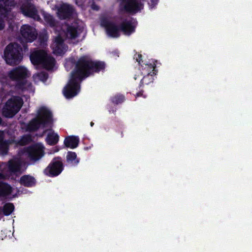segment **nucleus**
Segmentation results:
<instances>
[{
    "instance_id": "obj_1",
    "label": "nucleus",
    "mask_w": 252,
    "mask_h": 252,
    "mask_svg": "<svg viewBox=\"0 0 252 252\" xmlns=\"http://www.w3.org/2000/svg\"><path fill=\"white\" fill-rule=\"evenodd\" d=\"M102 62H92L87 58L81 59L72 72L69 81L64 88L63 93L65 97L70 98L76 95L80 91L81 80L94 72L99 71L104 68Z\"/></svg>"
},
{
    "instance_id": "obj_2",
    "label": "nucleus",
    "mask_w": 252,
    "mask_h": 252,
    "mask_svg": "<svg viewBox=\"0 0 252 252\" xmlns=\"http://www.w3.org/2000/svg\"><path fill=\"white\" fill-rule=\"evenodd\" d=\"M83 27L79 23L75 22L63 25L60 30H57V36L52 45V48L55 54L62 55L65 50L63 43L64 40L75 39L82 32Z\"/></svg>"
},
{
    "instance_id": "obj_3",
    "label": "nucleus",
    "mask_w": 252,
    "mask_h": 252,
    "mask_svg": "<svg viewBox=\"0 0 252 252\" xmlns=\"http://www.w3.org/2000/svg\"><path fill=\"white\" fill-rule=\"evenodd\" d=\"M101 26L103 27L107 34L110 37H117L120 36L121 32H123L126 35H129L133 32L136 26V22L134 20H126L123 21L121 27L114 22L108 19H102Z\"/></svg>"
},
{
    "instance_id": "obj_4",
    "label": "nucleus",
    "mask_w": 252,
    "mask_h": 252,
    "mask_svg": "<svg viewBox=\"0 0 252 252\" xmlns=\"http://www.w3.org/2000/svg\"><path fill=\"white\" fill-rule=\"evenodd\" d=\"M54 121L52 112L48 107L42 106L38 108L35 118L32 120V131L51 126Z\"/></svg>"
},
{
    "instance_id": "obj_5",
    "label": "nucleus",
    "mask_w": 252,
    "mask_h": 252,
    "mask_svg": "<svg viewBox=\"0 0 252 252\" xmlns=\"http://www.w3.org/2000/svg\"><path fill=\"white\" fill-rule=\"evenodd\" d=\"M4 57L7 64L10 65H17L23 59L22 48L17 43H10L4 50Z\"/></svg>"
},
{
    "instance_id": "obj_6",
    "label": "nucleus",
    "mask_w": 252,
    "mask_h": 252,
    "mask_svg": "<svg viewBox=\"0 0 252 252\" xmlns=\"http://www.w3.org/2000/svg\"><path fill=\"white\" fill-rule=\"evenodd\" d=\"M23 105V100L19 96L9 99L2 108V115L7 118H12L17 114Z\"/></svg>"
},
{
    "instance_id": "obj_7",
    "label": "nucleus",
    "mask_w": 252,
    "mask_h": 252,
    "mask_svg": "<svg viewBox=\"0 0 252 252\" xmlns=\"http://www.w3.org/2000/svg\"><path fill=\"white\" fill-rule=\"evenodd\" d=\"M32 64H37L40 67L50 70L53 68L55 60L48 56L44 51L39 50L32 53Z\"/></svg>"
},
{
    "instance_id": "obj_8",
    "label": "nucleus",
    "mask_w": 252,
    "mask_h": 252,
    "mask_svg": "<svg viewBox=\"0 0 252 252\" xmlns=\"http://www.w3.org/2000/svg\"><path fill=\"white\" fill-rule=\"evenodd\" d=\"M63 170V164L60 158H54L45 169L44 172L49 177L59 175Z\"/></svg>"
},
{
    "instance_id": "obj_9",
    "label": "nucleus",
    "mask_w": 252,
    "mask_h": 252,
    "mask_svg": "<svg viewBox=\"0 0 252 252\" xmlns=\"http://www.w3.org/2000/svg\"><path fill=\"white\" fill-rule=\"evenodd\" d=\"M155 64L153 63H150L149 64L143 63L141 65V71L143 77L141 79V83L143 84H148L152 82L154 77L153 76L155 74Z\"/></svg>"
},
{
    "instance_id": "obj_10",
    "label": "nucleus",
    "mask_w": 252,
    "mask_h": 252,
    "mask_svg": "<svg viewBox=\"0 0 252 252\" xmlns=\"http://www.w3.org/2000/svg\"><path fill=\"white\" fill-rule=\"evenodd\" d=\"M8 76L11 79L19 81L25 79L29 76V73L26 68L19 66L10 71Z\"/></svg>"
},
{
    "instance_id": "obj_11",
    "label": "nucleus",
    "mask_w": 252,
    "mask_h": 252,
    "mask_svg": "<svg viewBox=\"0 0 252 252\" xmlns=\"http://www.w3.org/2000/svg\"><path fill=\"white\" fill-rule=\"evenodd\" d=\"M121 6L126 11L136 12L143 8V5L137 0H122Z\"/></svg>"
},
{
    "instance_id": "obj_12",
    "label": "nucleus",
    "mask_w": 252,
    "mask_h": 252,
    "mask_svg": "<svg viewBox=\"0 0 252 252\" xmlns=\"http://www.w3.org/2000/svg\"><path fill=\"white\" fill-rule=\"evenodd\" d=\"M44 147L41 143L32 145V163L41 159L44 156Z\"/></svg>"
},
{
    "instance_id": "obj_13",
    "label": "nucleus",
    "mask_w": 252,
    "mask_h": 252,
    "mask_svg": "<svg viewBox=\"0 0 252 252\" xmlns=\"http://www.w3.org/2000/svg\"><path fill=\"white\" fill-rule=\"evenodd\" d=\"M73 9L68 4H63L58 9V15L60 18L65 19L73 14Z\"/></svg>"
},
{
    "instance_id": "obj_14",
    "label": "nucleus",
    "mask_w": 252,
    "mask_h": 252,
    "mask_svg": "<svg viewBox=\"0 0 252 252\" xmlns=\"http://www.w3.org/2000/svg\"><path fill=\"white\" fill-rule=\"evenodd\" d=\"M8 171L11 173L20 172L21 161L18 158H14L8 161Z\"/></svg>"
},
{
    "instance_id": "obj_15",
    "label": "nucleus",
    "mask_w": 252,
    "mask_h": 252,
    "mask_svg": "<svg viewBox=\"0 0 252 252\" xmlns=\"http://www.w3.org/2000/svg\"><path fill=\"white\" fill-rule=\"evenodd\" d=\"M21 40L26 42H31L32 38V28L30 25H23L20 30Z\"/></svg>"
},
{
    "instance_id": "obj_16",
    "label": "nucleus",
    "mask_w": 252,
    "mask_h": 252,
    "mask_svg": "<svg viewBox=\"0 0 252 252\" xmlns=\"http://www.w3.org/2000/svg\"><path fill=\"white\" fill-rule=\"evenodd\" d=\"M14 5L15 2L12 0H0V14L5 15Z\"/></svg>"
},
{
    "instance_id": "obj_17",
    "label": "nucleus",
    "mask_w": 252,
    "mask_h": 252,
    "mask_svg": "<svg viewBox=\"0 0 252 252\" xmlns=\"http://www.w3.org/2000/svg\"><path fill=\"white\" fill-rule=\"evenodd\" d=\"M47 132L46 141L47 144L50 145L56 144L59 141V136L58 134L52 129H49Z\"/></svg>"
},
{
    "instance_id": "obj_18",
    "label": "nucleus",
    "mask_w": 252,
    "mask_h": 252,
    "mask_svg": "<svg viewBox=\"0 0 252 252\" xmlns=\"http://www.w3.org/2000/svg\"><path fill=\"white\" fill-rule=\"evenodd\" d=\"M5 176L0 174V196H5L10 194L11 193L12 188L8 184L1 182Z\"/></svg>"
},
{
    "instance_id": "obj_19",
    "label": "nucleus",
    "mask_w": 252,
    "mask_h": 252,
    "mask_svg": "<svg viewBox=\"0 0 252 252\" xmlns=\"http://www.w3.org/2000/svg\"><path fill=\"white\" fill-rule=\"evenodd\" d=\"M79 141L78 137L70 136L65 138L64 144L67 147L70 149H74L78 146Z\"/></svg>"
},
{
    "instance_id": "obj_20",
    "label": "nucleus",
    "mask_w": 252,
    "mask_h": 252,
    "mask_svg": "<svg viewBox=\"0 0 252 252\" xmlns=\"http://www.w3.org/2000/svg\"><path fill=\"white\" fill-rule=\"evenodd\" d=\"M66 161L67 163L72 165H77L79 160L77 158V155L75 153L69 152L66 155Z\"/></svg>"
},
{
    "instance_id": "obj_21",
    "label": "nucleus",
    "mask_w": 252,
    "mask_h": 252,
    "mask_svg": "<svg viewBox=\"0 0 252 252\" xmlns=\"http://www.w3.org/2000/svg\"><path fill=\"white\" fill-rule=\"evenodd\" d=\"M31 3L29 1L24 3L21 6V10L23 13L28 17L32 16Z\"/></svg>"
},
{
    "instance_id": "obj_22",
    "label": "nucleus",
    "mask_w": 252,
    "mask_h": 252,
    "mask_svg": "<svg viewBox=\"0 0 252 252\" xmlns=\"http://www.w3.org/2000/svg\"><path fill=\"white\" fill-rule=\"evenodd\" d=\"M14 209V205L12 203H6L4 205L3 208V214L5 215H10Z\"/></svg>"
},
{
    "instance_id": "obj_23",
    "label": "nucleus",
    "mask_w": 252,
    "mask_h": 252,
    "mask_svg": "<svg viewBox=\"0 0 252 252\" xmlns=\"http://www.w3.org/2000/svg\"><path fill=\"white\" fill-rule=\"evenodd\" d=\"M20 183L25 186L29 187L32 184V177L28 175L23 176L20 179Z\"/></svg>"
},
{
    "instance_id": "obj_24",
    "label": "nucleus",
    "mask_w": 252,
    "mask_h": 252,
    "mask_svg": "<svg viewBox=\"0 0 252 252\" xmlns=\"http://www.w3.org/2000/svg\"><path fill=\"white\" fill-rule=\"evenodd\" d=\"M32 141V138L30 135H25L18 142L20 145L24 146L29 144Z\"/></svg>"
},
{
    "instance_id": "obj_25",
    "label": "nucleus",
    "mask_w": 252,
    "mask_h": 252,
    "mask_svg": "<svg viewBox=\"0 0 252 252\" xmlns=\"http://www.w3.org/2000/svg\"><path fill=\"white\" fill-rule=\"evenodd\" d=\"M8 151V143L6 141L0 142V154L1 155L6 154Z\"/></svg>"
},
{
    "instance_id": "obj_26",
    "label": "nucleus",
    "mask_w": 252,
    "mask_h": 252,
    "mask_svg": "<svg viewBox=\"0 0 252 252\" xmlns=\"http://www.w3.org/2000/svg\"><path fill=\"white\" fill-rule=\"evenodd\" d=\"M22 155H25L27 156L28 158H32V148L31 146H29L28 148H24L23 151H22Z\"/></svg>"
},
{
    "instance_id": "obj_27",
    "label": "nucleus",
    "mask_w": 252,
    "mask_h": 252,
    "mask_svg": "<svg viewBox=\"0 0 252 252\" xmlns=\"http://www.w3.org/2000/svg\"><path fill=\"white\" fill-rule=\"evenodd\" d=\"M32 19L35 20H39L40 19L38 11L36 8L32 6Z\"/></svg>"
},
{
    "instance_id": "obj_28",
    "label": "nucleus",
    "mask_w": 252,
    "mask_h": 252,
    "mask_svg": "<svg viewBox=\"0 0 252 252\" xmlns=\"http://www.w3.org/2000/svg\"><path fill=\"white\" fill-rule=\"evenodd\" d=\"M158 0H149L148 1L150 8H153L158 4Z\"/></svg>"
},
{
    "instance_id": "obj_29",
    "label": "nucleus",
    "mask_w": 252,
    "mask_h": 252,
    "mask_svg": "<svg viewBox=\"0 0 252 252\" xmlns=\"http://www.w3.org/2000/svg\"><path fill=\"white\" fill-rule=\"evenodd\" d=\"M135 58L136 59L137 62H138L139 63H140V61H142V55L140 54L136 55L135 56Z\"/></svg>"
},
{
    "instance_id": "obj_30",
    "label": "nucleus",
    "mask_w": 252,
    "mask_h": 252,
    "mask_svg": "<svg viewBox=\"0 0 252 252\" xmlns=\"http://www.w3.org/2000/svg\"><path fill=\"white\" fill-rule=\"evenodd\" d=\"M58 151H59V148H57V147H56L53 148L50 151H49L48 152V154H54L55 153H56V152H57Z\"/></svg>"
},
{
    "instance_id": "obj_31",
    "label": "nucleus",
    "mask_w": 252,
    "mask_h": 252,
    "mask_svg": "<svg viewBox=\"0 0 252 252\" xmlns=\"http://www.w3.org/2000/svg\"><path fill=\"white\" fill-rule=\"evenodd\" d=\"M4 23L3 20L0 18V30H2L4 28Z\"/></svg>"
},
{
    "instance_id": "obj_32",
    "label": "nucleus",
    "mask_w": 252,
    "mask_h": 252,
    "mask_svg": "<svg viewBox=\"0 0 252 252\" xmlns=\"http://www.w3.org/2000/svg\"><path fill=\"white\" fill-rule=\"evenodd\" d=\"M120 100H117L115 99V98H114L113 100V101L114 102H115V103H119V102H121L123 100L124 97H123V96H120Z\"/></svg>"
},
{
    "instance_id": "obj_33",
    "label": "nucleus",
    "mask_w": 252,
    "mask_h": 252,
    "mask_svg": "<svg viewBox=\"0 0 252 252\" xmlns=\"http://www.w3.org/2000/svg\"><path fill=\"white\" fill-rule=\"evenodd\" d=\"M91 6L93 10H97L99 9L98 6L94 3H93Z\"/></svg>"
},
{
    "instance_id": "obj_34",
    "label": "nucleus",
    "mask_w": 252,
    "mask_h": 252,
    "mask_svg": "<svg viewBox=\"0 0 252 252\" xmlns=\"http://www.w3.org/2000/svg\"><path fill=\"white\" fill-rule=\"evenodd\" d=\"M3 141V133L0 132V142Z\"/></svg>"
},
{
    "instance_id": "obj_35",
    "label": "nucleus",
    "mask_w": 252,
    "mask_h": 252,
    "mask_svg": "<svg viewBox=\"0 0 252 252\" xmlns=\"http://www.w3.org/2000/svg\"><path fill=\"white\" fill-rule=\"evenodd\" d=\"M32 39H33V36H34V32H33V31H32Z\"/></svg>"
},
{
    "instance_id": "obj_36",
    "label": "nucleus",
    "mask_w": 252,
    "mask_h": 252,
    "mask_svg": "<svg viewBox=\"0 0 252 252\" xmlns=\"http://www.w3.org/2000/svg\"><path fill=\"white\" fill-rule=\"evenodd\" d=\"M29 57H30V60L32 61V53L30 54Z\"/></svg>"
},
{
    "instance_id": "obj_37",
    "label": "nucleus",
    "mask_w": 252,
    "mask_h": 252,
    "mask_svg": "<svg viewBox=\"0 0 252 252\" xmlns=\"http://www.w3.org/2000/svg\"><path fill=\"white\" fill-rule=\"evenodd\" d=\"M69 62H66V63H65V66L67 65V64H69Z\"/></svg>"
},
{
    "instance_id": "obj_38",
    "label": "nucleus",
    "mask_w": 252,
    "mask_h": 252,
    "mask_svg": "<svg viewBox=\"0 0 252 252\" xmlns=\"http://www.w3.org/2000/svg\"><path fill=\"white\" fill-rule=\"evenodd\" d=\"M93 125H94V123H93V122H91V126H93Z\"/></svg>"
},
{
    "instance_id": "obj_39",
    "label": "nucleus",
    "mask_w": 252,
    "mask_h": 252,
    "mask_svg": "<svg viewBox=\"0 0 252 252\" xmlns=\"http://www.w3.org/2000/svg\"><path fill=\"white\" fill-rule=\"evenodd\" d=\"M24 48H25V49H27V47L25 45H24Z\"/></svg>"
},
{
    "instance_id": "obj_40",
    "label": "nucleus",
    "mask_w": 252,
    "mask_h": 252,
    "mask_svg": "<svg viewBox=\"0 0 252 252\" xmlns=\"http://www.w3.org/2000/svg\"><path fill=\"white\" fill-rule=\"evenodd\" d=\"M43 75H44V76L45 78H46V77L45 74H43Z\"/></svg>"
},
{
    "instance_id": "obj_41",
    "label": "nucleus",
    "mask_w": 252,
    "mask_h": 252,
    "mask_svg": "<svg viewBox=\"0 0 252 252\" xmlns=\"http://www.w3.org/2000/svg\"><path fill=\"white\" fill-rule=\"evenodd\" d=\"M137 77H135V78H135V80H136V79H137Z\"/></svg>"
}]
</instances>
